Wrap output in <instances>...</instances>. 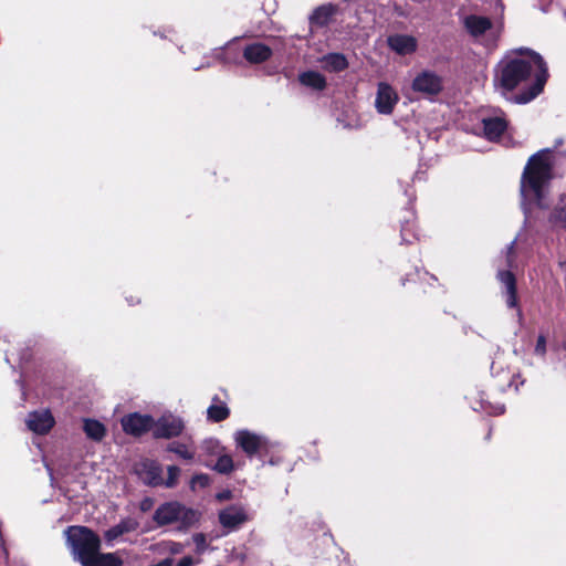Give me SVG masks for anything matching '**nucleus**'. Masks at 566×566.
Listing matches in <instances>:
<instances>
[{"label": "nucleus", "instance_id": "e433bc0d", "mask_svg": "<svg viewBox=\"0 0 566 566\" xmlns=\"http://www.w3.org/2000/svg\"><path fill=\"white\" fill-rule=\"evenodd\" d=\"M564 17H565V19H566V11L564 12Z\"/></svg>", "mask_w": 566, "mask_h": 566}, {"label": "nucleus", "instance_id": "bb28decb", "mask_svg": "<svg viewBox=\"0 0 566 566\" xmlns=\"http://www.w3.org/2000/svg\"><path fill=\"white\" fill-rule=\"evenodd\" d=\"M192 539L193 543L196 544L197 553L202 554L207 548L206 536L201 533H198L193 535Z\"/></svg>", "mask_w": 566, "mask_h": 566}, {"label": "nucleus", "instance_id": "473e14b6", "mask_svg": "<svg viewBox=\"0 0 566 566\" xmlns=\"http://www.w3.org/2000/svg\"><path fill=\"white\" fill-rule=\"evenodd\" d=\"M514 244H515V241L511 242V244H510V245H509V248H507V250H509V251H507L509 256L513 253ZM507 262H509V264L511 265V262H512V261H511V259H510V258H509V261H507Z\"/></svg>", "mask_w": 566, "mask_h": 566}, {"label": "nucleus", "instance_id": "6ab92c4d", "mask_svg": "<svg viewBox=\"0 0 566 566\" xmlns=\"http://www.w3.org/2000/svg\"><path fill=\"white\" fill-rule=\"evenodd\" d=\"M323 67L329 72H339L348 66L345 55L331 53L322 57Z\"/></svg>", "mask_w": 566, "mask_h": 566}, {"label": "nucleus", "instance_id": "f03ea898", "mask_svg": "<svg viewBox=\"0 0 566 566\" xmlns=\"http://www.w3.org/2000/svg\"><path fill=\"white\" fill-rule=\"evenodd\" d=\"M551 178L552 164L549 157L544 153L533 155L528 159L521 179L523 202L542 206Z\"/></svg>", "mask_w": 566, "mask_h": 566}, {"label": "nucleus", "instance_id": "c756f323", "mask_svg": "<svg viewBox=\"0 0 566 566\" xmlns=\"http://www.w3.org/2000/svg\"><path fill=\"white\" fill-rule=\"evenodd\" d=\"M535 353L537 355L543 356L546 353V338L543 335H539L537 338V343L535 346Z\"/></svg>", "mask_w": 566, "mask_h": 566}, {"label": "nucleus", "instance_id": "a878e982", "mask_svg": "<svg viewBox=\"0 0 566 566\" xmlns=\"http://www.w3.org/2000/svg\"><path fill=\"white\" fill-rule=\"evenodd\" d=\"M179 473H180L179 468H177L175 465L168 467V479L164 480L163 485H165L167 488H172L177 483Z\"/></svg>", "mask_w": 566, "mask_h": 566}, {"label": "nucleus", "instance_id": "dca6fc26", "mask_svg": "<svg viewBox=\"0 0 566 566\" xmlns=\"http://www.w3.org/2000/svg\"><path fill=\"white\" fill-rule=\"evenodd\" d=\"M139 523L133 517L122 520L118 524L107 530L104 534L108 543L116 541L119 536L134 532L138 528Z\"/></svg>", "mask_w": 566, "mask_h": 566}, {"label": "nucleus", "instance_id": "a211bd4d", "mask_svg": "<svg viewBox=\"0 0 566 566\" xmlns=\"http://www.w3.org/2000/svg\"><path fill=\"white\" fill-rule=\"evenodd\" d=\"M464 25L470 34L479 36L491 28V21L488 18L472 14L464 19Z\"/></svg>", "mask_w": 566, "mask_h": 566}, {"label": "nucleus", "instance_id": "393cba45", "mask_svg": "<svg viewBox=\"0 0 566 566\" xmlns=\"http://www.w3.org/2000/svg\"><path fill=\"white\" fill-rule=\"evenodd\" d=\"M233 469V461L230 455H220L214 464V470L220 473H229Z\"/></svg>", "mask_w": 566, "mask_h": 566}, {"label": "nucleus", "instance_id": "2f4dec72", "mask_svg": "<svg viewBox=\"0 0 566 566\" xmlns=\"http://www.w3.org/2000/svg\"><path fill=\"white\" fill-rule=\"evenodd\" d=\"M193 564V559L190 556H186L181 558L177 566H191Z\"/></svg>", "mask_w": 566, "mask_h": 566}, {"label": "nucleus", "instance_id": "c85d7f7f", "mask_svg": "<svg viewBox=\"0 0 566 566\" xmlns=\"http://www.w3.org/2000/svg\"><path fill=\"white\" fill-rule=\"evenodd\" d=\"M209 483V478L206 474H199L192 478L191 488L196 489L197 486L205 488Z\"/></svg>", "mask_w": 566, "mask_h": 566}, {"label": "nucleus", "instance_id": "9d476101", "mask_svg": "<svg viewBox=\"0 0 566 566\" xmlns=\"http://www.w3.org/2000/svg\"><path fill=\"white\" fill-rule=\"evenodd\" d=\"M139 479L148 485H163L161 467L153 460H143L136 465Z\"/></svg>", "mask_w": 566, "mask_h": 566}, {"label": "nucleus", "instance_id": "4468645a", "mask_svg": "<svg viewBox=\"0 0 566 566\" xmlns=\"http://www.w3.org/2000/svg\"><path fill=\"white\" fill-rule=\"evenodd\" d=\"M272 55V50L270 46L254 42L247 45L243 50L244 59L251 64H260L268 61Z\"/></svg>", "mask_w": 566, "mask_h": 566}, {"label": "nucleus", "instance_id": "2eb2a0df", "mask_svg": "<svg viewBox=\"0 0 566 566\" xmlns=\"http://www.w3.org/2000/svg\"><path fill=\"white\" fill-rule=\"evenodd\" d=\"M337 6L326 3L317 7L310 15V24L313 27H325L337 12Z\"/></svg>", "mask_w": 566, "mask_h": 566}, {"label": "nucleus", "instance_id": "0eeeda50", "mask_svg": "<svg viewBox=\"0 0 566 566\" xmlns=\"http://www.w3.org/2000/svg\"><path fill=\"white\" fill-rule=\"evenodd\" d=\"M25 423L29 430L36 434L48 433L54 426L55 420L49 409L32 411L28 415Z\"/></svg>", "mask_w": 566, "mask_h": 566}, {"label": "nucleus", "instance_id": "39448f33", "mask_svg": "<svg viewBox=\"0 0 566 566\" xmlns=\"http://www.w3.org/2000/svg\"><path fill=\"white\" fill-rule=\"evenodd\" d=\"M234 441L249 457L260 451H268L272 446L265 436L249 430H238L234 433Z\"/></svg>", "mask_w": 566, "mask_h": 566}, {"label": "nucleus", "instance_id": "5701e85b", "mask_svg": "<svg viewBox=\"0 0 566 566\" xmlns=\"http://www.w3.org/2000/svg\"><path fill=\"white\" fill-rule=\"evenodd\" d=\"M229 416L226 405H212L208 408V417L213 421H222Z\"/></svg>", "mask_w": 566, "mask_h": 566}, {"label": "nucleus", "instance_id": "6e6552de", "mask_svg": "<svg viewBox=\"0 0 566 566\" xmlns=\"http://www.w3.org/2000/svg\"><path fill=\"white\" fill-rule=\"evenodd\" d=\"M120 423L126 433L140 436L153 427L154 420L147 415L135 412L123 417Z\"/></svg>", "mask_w": 566, "mask_h": 566}, {"label": "nucleus", "instance_id": "aec40b11", "mask_svg": "<svg viewBox=\"0 0 566 566\" xmlns=\"http://www.w3.org/2000/svg\"><path fill=\"white\" fill-rule=\"evenodd\" d=\"M298 80L304 86L322 91L326 86L325 77L315 71H307L300 74Z\"/></svg>", "mask_w": 566, "mask_h": 566}, {"label": "nucleus", "instance_id": "c9c22d12", "mask_svg": "<svg viewBox=\"0 0 566 566\" xmlns=\"http://www.w3.org/2000/svg\"><path fill=\"white\" fill-rule=\"evenodd\" d=\"M142 509H143V510H146V509H147V504H146V503H143Z\"/></svg>", "mask_w": 566, "mask_h": 566}, {"label": "nucleus", "instance_id": "72a5a7b5", "mask_svg": "<svg viewBox=\"0 0 566 566\" xmlns=\"http://www.w3.org/2000/svg\"><path fill=\"white\" fill-rule=\"evenodd\" d=\"M504 410H505L504 406H503V405H499V406L496 407V409H495V413H496V415H501V413H503V412H504Z\"/></svg>", "mask_w": 566, "mask_h": 566}, {"label": "nucleus", "instance_id": "f8f14e48", "mask_svg": "<svg viewBox=\"0 0 566 566\" xmlns=\"http://www.w3.org/2000/svg\"><path fill=\"white\" fill-rule=\"evenodd\" d=\"M389 48L399 55H408L417 50V39L407 34H394L387 40Z\"/></svg>", "mask_w": 566, "mask_h": 566}, {"label": "nucleus", "instance_id": "423d86ee", "mask_svg": "<svg viewBox=\"0 0 566 566\" xmlns=\"http://www.w3.org/2000/svg\"><path fill=\"white\" fill-rule=\"evenodd\" d=\"M399 101L398 93L386 82L377 85L375 108L381 115H390Z\"/></svg>", "mask_w": 566, "mask_h": 566}, {"label": "nucleus", "instance_id": "7c9ffc66", "mask_svg": "<svg viewBox=\"0 0 566 566\" xmlns=\"http://www.w3.org/2000/svg\"><path fill=\"white\" fill-rule=\"evenodd\" d=\"M205 447L207 448V450L212 451L219 448V442L217 440L210 439L205 441Z\"/></svg>", "mask_w": 566, "mask_h": 566}, {"label": "nucleus", "instance_id": "20e7f679", "mask_svg": "<svg viewBox=\"0 0 566 566\" xmlns=\"http://www.w3.org/2000/svg\"><path fill=\"white\" fill-rule=\"evenodd\" d=\"M444 86L443 77L436 71L424 69L415 74L410 88L413 93L428 99L438 96Z\"/></svg>", "mask_w": 566, "mask_h": 566}, {"label": "nucleus", "instance_id": "cd10ccee", "mask_svg": "<svg viewBox=\"0 0 566 566\" xmlns=\"http://www.w3.org/2000/svg\"><path fill=\"white\" fill-rule=\"evenodd\" d=\"M553 221L556 226L566 229V209L556 210L553 214Z\"/></svg>", "mask_w": 566, "mask_h": 566}, {"label": "nucleus", "instance_id": "f704fd0d", "mask_svg": "<svg viewBox=\"0 0 566 566\" xmlns=\"http://www.w3.org/2000/svg\"><path fill=\"white\" fill-rule=\"evenodd\" d=\"M174 553H180L181 548L179 544H174V547L171 548Z\"/></svg>", "mask_w": 566, "mask_h": 566}, {"label": "nucleus", "instance_id": "4be33fe9", "mask_svg": "<svg viewBox=\"0 0 566 566\" xmlns=\"http://www.w3.org/2000/svg\"><path fill=\"white\" fill-rule=\"evenodd\" d=\"M122 560L113 553L99 554L98 552L94 554L91 558L90 566H120Z\"/></svg>", "mask_w": 566, "mask_h": 566}, {"label": "nucleus", "instance_id": "1a4fd4ad", "mask_svg": "<svg viewBox=\"0 0 566 566\" xmlns=\"http://www.w3.org/2000/svg\"><path fill=\"white\" fill-rule=\"evenodd\" d=\"M154 426L157 438H171L179 436L184 430V421L172 415L163 416Z\"/></svg>", "mask_w": 566, "mask_h": 566}, {"label": "nucleus", "instance_id": "9b49d317", "mask_svg": "<svg viewBox=\"0 0 566 566\" xmlns=\"http://www.w3.org/2000/svg\"><path fill=\"white\" fill-rule=\"evenodd\" d=\"M248 520L245 510L239 505L228 506L219 513L220 524L228 530H235Z\"/></svg>", "mask_w": 566, "mask_h": 566}, {"label": "nucleus", "instance_id": "f3484780", "mask_svg": "<svg viewBox=\"0 0 566 566\" xmlns=\"http://www.w3.org/2000/svg\"><path fill=\"white\" fill-rule=\"evenodd\" d=\"M499 280L506 289V304L509 307L517 306V296H516V282L512 272L510 271H501L497 274Z\"/></svg>", "mask_w": 566, "mask_h": 566}, {"label": "nucleus", "instance_id": "7ed1b4c3", "mask_svg": "<svg viewBox=\"0 0 566 566\" xmlns=\"http://www.w3.org/2000/svg\"><path fill=\"white\" fill-rule=\"evenodd\" d=\"M154 520L159 525L179 523L181 526H189L198 520V515L196 511L178 502H169L160 505L156 510Z\"/></svg>", "mask_w": 566, "mask_h": 566}, {"label": "nucleus", "instance_id": "ddd939ff", "mask_svg": "<svg viewBox=\"0 0 566 566\" xmlns=\"http://www.w3.org/2000/svg\"><path fill=\"white\" fill-rule=\"evenodd\" d=\"M483 133L488 140L495 142L504 133L507 123L501 115L482 118Z\"/></svg>", "mask_w": 566, "mask_h": 566}, {"label": "nucleus", "instance_id": "412c9836", "mask_svg": "<svg viewBox=\"0 0 566 566\" xmlns=\"http://www.w3.org/2000/svg\"><path fill=\"white\" fill-rule=\"evenodd\" d=\"M83 430L87 438L101 441L106 433L105 426L95 419H84L83 420Z\"/></svg>", "mask_w": 566, "mask_h": 566}, {"label": "nucleus", "instance_id": "b1692460", "mask_svg": "<svg viewBox=\"0 0 566 566\" xmlns=\"http://www.w3.org/2000/svg\"><path fill=\"white\" fill-rule=\"evenodd\" d=\"M169 451L176 453L185 460H191L195 455V451L186 444L174 442L168 448Z\"/></svg>", "mask_w": 566, "mask_h": 566}, {"label": "nucleus", "instance_id": "f257e3e1", "mask_svg": "<svg viewBox=\"0 0 566 566\" xmlns=\"http://www.w3.org/2000/svg\"><path fill=\"white\" fill-rule=\"evenodd\" d=\"M531 73L535 83L527 95L516 98L517 103H527L535 98L547 81L548 72L543 57L528 49L521 48L506 54L497 64L494 75V86L503 96L524 82Z\"/></svg>", "mask_w": 566, "mask_h": 566}]
</instances>
